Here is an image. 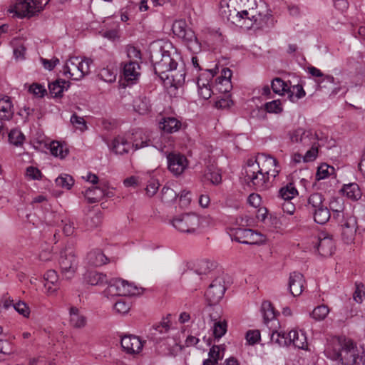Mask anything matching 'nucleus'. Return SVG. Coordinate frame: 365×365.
Listing matches in <instances>:
<instances>
[{
  "label": "nucleus",
  "instance_id": "1",
  "mask_svg": "<svg viewBox=\"0 0 365 365\" xmlns=\"http://www.w3.org/2000/svg\"><path fill=\"white\" fill-rule=\"evenodd\" d=\"M230 0L220 2V15L227 21L246 29H262L274 25L272 11L263 0H240L244 8L239 11L232 10Z\"/></svg>",
  "mask_w": 365,
  "mask_h": 365
},
{
  "label": "nucleus",
  "instance_id": "2",
  "mask_svg": "<svg viewBox=\"0 0 365 365\" xmlns=\"http://www.w3.org/2000/svg\"><path fill=\"white\" fill-rule=\"evenodd\" d=\"M282 168L277 160L269 155L259 154L255 160H247L245 168V179L255 190H265L270 187Z\"/></svg>",
  "mask_w": 365,
  "mask_h": 365
},
{
  "label": "nucleus",
  "instance_id": "3",
  "mask_svg": "<svg viewBox=\"0 0 365 365\" xmlns=\"http://www.w3.org/2000/svg\"><path fill=\"white\" fill-rule=\"evenodd\" d=\"M179 55L170 43H165L156 53L154 61L155 73L163 81L165 86L177 88L185 81V73H181L179 78H175L171 73L176 70Z\"/></svg>",
  "mask_w": 365,
  "mask_h": 365
},
{
  "label": "nucleus",
  "instance_id": "4",
  "mask_svg": "<svg viewBox=\"0 0 365 365\" xmlns=\"http://www.w3.org/2000/svg\"><path fill=\"white\" fill-rule=\"evenodd\" d=\"M325 351L328 357L339 360L343 365H365V352L359 350L350 339L339 337L334 339Z\"/></svg>",
  "mask_w": 365,
  "mask_h": 365
},
{
  "label": "nucleus",
  "instance_id": "5",
  "mask_svg": "<svg viewBox=\"0 0 365 365\" xmlns=\"http://www.w3.org/2000/svg\"><path fill=\"white\" fill-rule=\"evenodd\" d=\"M92 60L86 57L71 56L65 62L62 73L64 76L74 81L82 79L90 72Z\"/></svg>",
  "mask_w": 365,
  "mask_h": 365
},
{
  "label": "nucleus",
  "instance_id": "6",
  "mask_svg": "<svg viewBox=\"0 0 365 365\" xmlns=\"http://www.w3.org/2000/svg\"><path fill=\"white\" fill-rule=\"evenodd\" d=\"M172 31L174 35L182 40L183 43L191 52L197 53L200 51V42L196 37L195 32L187 28L185 21H175L173 24Z\"/></svg>",
  "mask_w": 365,
  "mask_h": 365
},
{
  "label": "nucleus",
  "instance_id": "7",
  "mask_svg": "<svg viewBox=\"0 0 365 365\" xmlns=\"http://www.w3.org/2000/svg\"><path fill=\"white\" fill-rule=\"evenodd\" d=\"M59 267L63 277L67 279H72L78 268V259L71 247H66L60 252Z\"/></svg>",
  "mask_w": 365,
  "mask_h": 365
},
{
  "label": "nucleus",
  "instance_id": "8",
  "mask_svg": "<svg viewBox=\"0 0 365 365\" xmlns=\"http://www.w3.org/2000/svg\"><path fill=\"white\" fill-rule=\"evenodd\" d=\"M50 0H17L10 12H14L18 16L31 17L42 11Z\"/></svg>",
  "mask_w": 365,
  "mask_h": 365
},
{
  "label": "nucleus",
  "instance_id": "9",
  "mask_svg": "<svg viewBox=\"0 0 365 365\" xmlns=\"http://www.w3.org/2000/svg\"><path fill=\"white\" fill-rule=\"evenodd\" d=\"M135 135L138 136L140 138V143L137 138H135L131 143L128 142L124 136L118 135L112 140L111 143L108 145L109 148L117 155H123L125 153H128L131 148L138 150L148 146V142L146 140H143L141 137V133L136 132Z\"/></svg>",
  "mask_w": 365,
  "mask_h": 365
},
{
  "label": "nucleus",
  "instance_id": "10",
  "mask_svg": "<svg viewBox=\"0 0 365 365\" xmlns=\"http://www.w3.org/2000/svg\"><path fill=\"white\" fill-rule=\"evenodd\" d=\"M139 293L133 284L123 279H113L104 291L106 296H131Z\"/></svg>",
  "mask_w": 365,
  "mask_h": 365
},
{
  "label": "nucleus",
  "instance_id": "11",
  "mask_svg": "<svg viewBox=\"0 0 365 365\" xmlns=\"http://www.w3.org/2000/svg\"><path fill=\"white\" fill-rule=\"evenodd\" d=\"M232 240L246 245H258L265 241V237L251 229L232 228L230 231Z\"/></svg>",
  "mask_w": 365,
  "mask_h": 365
},
{
  "label": "nucleus",
  "instance_id": "12",
  "mask_svg": "<svg viewBox=\"0 0 365 365\" xmlns=\"http://www.w3.org/2000/svg\"><path fill=\"white\" fill-rule=\"evenodd\" d=\"M171 223L181 232L193 234L200 227V217L192 213L183 214L175 217Z\"/></svg>",
  "mask_w": 365,
  "mask_h": 365
},
{
  "label": "nucleus",
  "instance_id": "13",
  "mask_svg": "<svg viewBox=\"0 0 365 365\" xmlns=\"http://www.w3.org/2000/svg\"><path fill=\"white\" fill-rule=\"evenodd\" d=\"M341 227V237L342 241L350 245L354 242L358 228L357 220L352 213H347L336 220Z\"/></svg>",
  "mask_w": 365,
  "mask_h": 365
},
{
  "label": "nucleus",
  "instance_id": "14",
  "mask_svg": "<svg viewBox=\"0 0 365 365\" xmlns=\"http://www.w3.org/2000/svg\"><path fill=\"white\" fill-rule=\"evenodd\" d=\"M292 143L297 145L298 148H309L310 145L317 143L319 140L317 133L312 130H305L299 128L290 133Z\"/></svg>",
  "mask_w": 365,
  "mask_h": 365
},
{
  "label": "nucleus",
  "instance_id": "15",
  "mask_svg": "<svg viewBox=\"0 0 365 365\" xmlns=\"http://www.w3.org/2000/svg\"><path fill=\"white\" fill-rule=\"evenodd\" d=\"M312 243L319 255L324 257L331 256L334 251V242L332 235L328 232H320L312 239Z\"/></svg>",
  "mask_w": 365,
  "mask_h": 365
},
{
  "label": "nucleus",
  "instance_id": "16",
  "mask_svg": "<svg viewBox=\"0 0 365 365\" xmlns=\"http://www.w3.org/2000/svg\"><path fill=\"white\" fill-rule=\"evenodd\" d=\"M168 170L175 176H180L188 168L187 158L179 153H170L167 155Z\"/></svg>",
  "mask_w": 365,
  "mask_h": 365
},
{
  "label": "nucleus",
  "instance_id": "17",
  "mask_svg": "<svg viewBox=\"0 0 365 365\" xmlns=\"http://www.w3.org/2000/svg\"><path fill=\"white\" fill-rule=\"evenodd\" d=\"M226 287L222 277L215 278L205 292V297L210 305L217 304L223 297Z\"/></svg>",
  "mask_w": 365,
  "mask_h": 365
},
{
  "label": "nucleus",
  "instance_id": "18",
  "mask_svg": "<svg viewBox=\"0 0 365 365\" xmlns=\"http://www.w3.org/2000/svg\"><path fill=\"white\" fill-rule=\"evenodd\" d=\"M215 75V71L205 70L201 73L197 79V86L198 94L200 98L205 100L209 99L212 93L210 81Z\"/></svg>",
  "mask_w": 365,
  "mask_h": 365
},
{
  "label": "nucleus",
  "instance_id": "19",
  "mask_svg": "<svg viewBox=\"0 0 365 365\" xmlns=\"http://www.w3.org/2000/svg\"><path fill=\"white\" fill-rule=\"evenodd\" d=\"M121 346L123 349L128 354H138L143 347V342L138 336L128 335L124 336L121 339Z\"/></svg>",
  "mask_w": 365,
  "mask_h": 365
},
{
  "label": "nucleus",
  "instance_id": "20",
  "mask_svg": "<svg viewBox=\"0 0 365 365\" xmlns=\"http://www.w3.org/2000/svg\"><path fill=\"white\" fill-rule=\"evenodd\" d=\"M103 29L101 31L102 36L109 40L114 41L120 36L119 23L108 18L103 21Z\"/></svg>",
  "mask_w": 365,
  "mask_h": 365
},
{
  "label": "nucleus",
  "instance_id": "21",
  "mask_svg": "<svg viewBox=\"0 0 365 365\" xmlns=\"http://www.w3.org/2000/svg\"><path fill=\"white\" fill-rule=\"evenodd\" d=\"M261 312L264 322L269 329H272L273 327L277 328L279 326V322L275 318L274 309L269 302H264L262 304Z\"/></svg>",
  "mask_w": 365,
  "mask_h": 365
},
{
  "label": "nucleus",
  "instance_id": "22",
  "mask_svg": "<svg viewBox=\"0 0 365 365\" xmlns=\"http://www.w3.org/2000/svg\"><path fill=\"white\" fill-rule=\"evenodd\" d=\"M304 276L299 273L294 272L290 274L289 279V289L290 293L297 297L302 294L304 288Z\"/></svg>",
  "mask_w": 365,
  "mask_h": 365
},
{
  "label": "nucleus",
  "instance_id": "23",
  "mask_svg": "<svg viewBox=\"0 0 365 365\" xmlns=\"http://www.w3.org/2000/svg\"><path fill=\"white\" fill-rule=\"evenodd\" d=\"M140 66L138 61H128L123 66V76L126 81L133 83L140 75Z\"/></svg>",
  "mask_w": 365,
  "mask_h": 365
},
{
  "label": "nucleus",
  "instance_id": "24",
  "mask_svg": "<svg viewBox=\"0 0 365 365\" xmlns=\"http://www.w3.org/2000/svg\"><path fill=\"white\" fill-rule=\"evenodd\" d=\"M271 341L281 346H289L292 344L291 331L286 332L284 331H277L274 327L269 329Z\"/></svg>",
  "mask_w": 365,
  "mask_h": 365
},
{
  "label": "nucleus",
  "instance_id": "25",
  "mask_svg": "<svg viewBox=\"0 0 365 365\" xmlns=\"http://www.w3.org/2000/svg\"><path fill=\"white\" fill-rule=\"evenodd\" d=\"M329 211L332 212L333 218L339 220L345 214L351 213L345 210L344 202L341 197H332L329 202Z\"/></svg>",
  "mask_w": 365,
  "mask_h": 365
},
{
  "label": "nucleus",
  "instance_id": "26",
  "mask_svg": "<svg viewBox=\"0 0 365 365\" xmlns=\"http://www.w3.org/2000/svg\"><path fill=\"white\" fill-rule=\"evenodd\" d=\"M84 281L92 286H103L108 282L106 274L96 271H88L84 274Z\"/></svg>",
  "mask_w": 365,
  "mask_h": 365
},
{
  "label": "nucleus",
  "instance_id": "27",
  "mask_svg": "<svg viewBox=\"0 0 365 365\" xmlns=\"http://www.w3.org/2000/svg\"><path fill=\"white\" fill-rule=\"evenodd\" d=\"M224 351L222 345H213L208 352V358L203 360L202 365H217L223 358Z\"/></svg>",
  "mask_w": 365,
  "mask_h": 365
},
{
  "label": "nucleus",
  "instance_id": "28",
  "mask_svg": "<svg viewBox=\"0 0 365 365\" xmlns=\"http://www.w3.org/2000/svg\"><path fill=\"white\" fill-rule=\"evenodd\" d=\"M14 113V105L9 96H4L0 99V120H10Z\"/></svg>",
  "mask_w": 365,
  "mask_h": 365
},
{
  "label": "nucleus",
  "instance_id": "29",
  "mask_svg": "<svg viewBox=\"0 0 365 365\" xmlns=\"http://www.w3.org/2000/svg\"><path fill=\"white\" fill-rule=\"evenodd\" d=\"M181 128V122L174 117L163 118L160 122V128L167 133H173Z\"/></svg>",
  "mask_w": 365,
  "mask_h": 365
},
{
  "label": "nucleus",
  "instance_id": "30",
  "mask_svg": "<svg viewBox=\"0 0 365 365\" xmlns=\"http://www.w3.org/2000/svg\"><path fill=\"white\" fill-rule=\"evenodd\" d=\"M70 324L75 328H83L86 325V317L80 312V310L74 307L69 309Z\"/></svg>",
  "mask_w": 365,
  "mask_h": 365
},
{
  "label": "nucleus",
  "instance_id": "31",
  "mask_svg": "<svg viewBox=\"0 0 365 365\" xmlns=\"http://www.w3.org/2000/svg\"><path fill=\"white\" fill-rule=\"evenodd\" d=\"M291 344L298 349H306L307 348L308 343L307 336L302 331L299 332L297 329L291 330Z\"/></svg>",
  "mask_w": 365,
  "mask_h": 365
},
{
  "label": "nucleus",
  "instance_id": "32",
  "mask_svg": "<svg viewBox=\"0 0 365 365\" xmlns=\"http://www.w3.org/2000/svg\"><path fill=\"white\" fill-rule=\"evenodd\" d=\"M133 108L140 115L147 114L150 110V101L145 96H139L134 100Z\"/></svg>",
  "mask_w": 365,
  "mask_h": 365
},
{
  "label": "nucleus",
  "instance_id": "33",
  "mask_svg": "<svg viewBox=\"0 0 365 365\" xmlns=\"http://www.w3.org/2000/svg\"><path fill=\"white\" fill-rule=\"evenodd\" d=\"M83 194L88 203H95L103 197V192L99 186L86 189Z\"/></svg>",
  "mask_w": 365,
  "mask_h": 365
},
{
  "label": "nucleus",
  "instance_id": "34",
  "mask_svg": "<svg viewBox=\"0 0 365 365\" xmlns=\"http://www.w3.org/2000/svg\"><path fill=\"white\" fill-rule=\"evenodd\" d=\"M324 196L319 192H315L309 195L307 199V208L312 212V211L324 206Z\"/></svg>",
  "mask_w": 365,
  "mask_h": 365
},
{
  "label": "nucleus",
  "instance_id": "35",
  "mask_svg": "<svg viewBox=\"0 0 365 365\" xmlns=\"http://www.w3.org/2000/svg\"><path fill=\"white\" fill-rule=\"evenodd\" d=\"M344 195L352 200H358L361 197V192L356 183L344 185L341 190Z\"/></svg>",
  "mask_w": 365,
  "mask_h": 365
},
{
  "label": "nucleus",
  "instance_id": "36",
  "mask_svg": "<svg viewBox=\"0 0 365 365\" xmlns=\"http://www.w3.org/2000/svg\"><path fill=\"white\" fill-rule=\"evenodd\" d=\"M305 94L306 93L302 86L297 84L292 86L289 85L285 96H287L291 101L295 102L303 98Z\"/></svg>",
  "mask_w": 365,
  "mask_h": 365
},
{
  "label": "nucleus",
  "instance_id": "37",
  "mask_svg": "<svg viewBox=\"0 0 365 365\" xmlns=\"http://www.w3.org/2000/svg\"><path fill=\"white\" fill-rule=\"evenodd\" d=\"M298 195V191L293 183H288L279 190V197L284 200H291Z\"/></svg>",
  "mask_w": 365,
  "mask_h": 365
},
{
  "label": "nucleus",
  "instance_id": "38",
  "mask_svg": "<svg viewBox=\"0 0 365 365\" xmlns=\"http://www.w3.org/2000/svg\"><path fill=\"white\" fill-rule=\"evenodd\" d=\"M314 221L320 225L325 224L330 218L329 210L324 205L312 212Z\"/></svg>",
  "mask_w": 365,
  "mask_h": 365
},
{
  "label": "nucleus",
  "instance_id": "39",
  "mask_svg": "<svg viewBox=\"0 0 365 365\" xmlns=\"http://www.w3.org/2000/svg\"><path fill=\"white\" fill-rule=\"evenodd\" d=\"M69 86L68 82L65 80H56V81L49 83L48 88L50 93L54 97L60 96L64 90H66Z\"/></svg>",
  "mask_w": 365,
  "mask_h": 365
},
{
  "label": "nucleus",
  "instance_id": "40",
  "mask_svg": "<svg viewBox=\"0 0 365 365\" xmlns=\"http://www.w3.org/2000/svg\"><path fill=\"white\" fill-rule=\"evenodd\" d=\"M88 259L89 262L96 267L105 264L108 261V258L101 250L91 252L88 255Z\"/></svg>",
  "mask_w": 365,
  "mask_h": 365
},
{
  "label": "nucleus",
  "instance_id": "41",
  "mask_svg": "<svg viewBox=\"0 0 365 365\" xmlns=\"http://www.w3.org/2000/svg\"><path fill=\"white\" fill-rule=\"evenodd\" d=\"M335 169L333 166L327 163L321 164L318 168L316 173V180L319 181L328 178L331 175H334Z\"/></svg>",
  "mask_w": 365,
  "mask_h": 365
},
{
  "label": "nucleus",
  "instance_id": "42",
  "mask_svg": "<svg viewBox=\"0 0 365 365\" xmlns=\"http://www.w3.org/2000/svg\"><path fill=\"white\" fill-rule=\"evenodd\" d=\"M272 89L274 93L280 96H285L289 85L280 78H275L272 81Z\"/></svg>",
  "mask_w": 365,
  "mask_h": 365
},
{
  "label": "nucleus",
  "instance_id": "43",
  "mask_svg": "<svg viewBox=\"0 0 365 365\" xmlns=\"http://www.w3.org/2000/svg\"><path fill=\"white\" fill-rule=\"evenodd\" d=\"M11 44L13 47L14 55L16 59H23L26 52V47L23 43L22 39L14 38Z\"/></svg>",
  "mask_w": 365,
  "mask_h": 365
},
{
  "label": "nucleus",
  "instance_id": "44",
  "mask_svg": "<svg viewBox=\"0 0 365 365\" xmlns=\"http://www.w3.org/2000/svg\"><path fill=\"white\" fill-rule=\"evenodd\" d=\"M232 76V71L230 69L225 68L222 70L221 76L217 79H222V82H225V88H218L219 91L222 93H227L230 91L232 88L230 78Z\"/></svg>",
  "mask_w": 365,
  "mask_h": 365
},
{
  "label": "nucleus",
  "instance_id": "45",
  "mask_svg": "<svg viewBox=\"0 0 365 365\" xmlns=\"http://www.w3.org/2000/svg\"><path fill=\"white\" fill-rule=\"evenodd\" d=\"M329 313V309L327 305L317 306L312 311L311 316L317 321L324 320Z\"/></svg>",
  "mask_w": 365,
  "mask_h": 365
},
{
  "label": "nucleus",
  "instance_id": "46",
  "mask_svg": "<svg viewBox=\"0 0 365 365\" xmlns=\"http://www.w3.org/2000/svg\"><path fill=\"white\" fill-rule=\"evenodd\" d=\"M51 153L56 157L63 158L67 155V149L64 148L63 145L58 141H53L50 144Z\"/></svg>",
  "mask_w": 365,
  "mask_h": 365
},
{
  "label": "nucleus",
  "instance_id": "47",
  "mask_svg": "<svg viewBox=\"0 0 365 365\" xmlns=\"http://www.w3.org/2000/svg\"><path fill=\"white\" fill-rule=\"evenodd\" d=\"M205 177L214 185H219L222 182L221 172L218 168H209Z\"/></svg>",
  "mask_w": 365,
  "mask_h": 365
},
{
  "label": "nucleus",
  "instance_id": "48",
  "mask_svg": "<svg viewBox=\"0 0 365 365\" xmlns=\"http://www.w3.org/2000/svg\"><path fill=\"white\" fill-rule=\"evenodd\" d=\"M9 141L15 146H19L22 145L24 141V135L21 130L13 129L9 133Z\"/></svg>",
  "mask_w": 365,
  "mask_h": 365
},
{
  "label": "nucleus",
  "instance_id": "49",
  "mask_svg": "<svg viewBox=\"0 0 365 365\" xmlns=\"http://www.w3.org/2000/svg\"><path fill=\"white\" fill-rule=\"evenodd\" d=\"M56 183L57 185L69 190L74 184V180L72 176L68 174H62L56 179Z\"/></svg>",
  "mask_w": 365,
  "mask_h": 365
},
{
  "label": "nucleus",
  "instance_id": "50",
  "mask_svg": "<svg viewBox=\"0 0 365 365\" xmlns=\"http://www.w3.org/2000/svg\"><path fill=\"white\" fill-rule=\"evenodd\" d=\"M70 121L73 127L80 132H84L87 130V124L83 118L77 115L76 113L71 117Z\"/></svg>",
  "mask_w": 365,
  "mask_h": 365
},
{
  "label": "nucleus",
  "instance_id": "51",
  "mask_svg": "<svg viewBox=\"0 0 365 365\" xmlns=\"http://www.w3.org/2000/svg\"><path fill=\"white\" fill-rule=\"evenodd\" d=\"M365 297V287L361 282H356L353 299L356 303H361Z\"/></svg>",
  "mask_w": 365,
  "mask_h": 365
},
{
  "label": "nucleus",
  "instance_id": "52",
  "mask_svg": "<svg viewBox=\"0 0 365 365\" xmlns=\"http://www.w3.org/2000/svg\"><path fill=\"white\" fill-rule=\"evenodd\" d=\"M130 309V302L125 299L118 300L114 304L115 311L121 314H127Z\"/></svg>",
  "mask_w": 365,
  "mask_h": 365
},
{
  "label": "nucleus",
  "instance_id": "53",
  "mask_svg": "<svg viewBox=\"0 0 365 365\" xmlns=\"http://www.w3.org/2000/svg\"><path fill=\"white\" fill-rule=\"evenodd\" d=\"M227 322L225 321L216 322L214 324L213 334L215 338L220 339L224 336L227 331Z\"/></svg>",
  "mask_w": 365,
  "mask_h": 365
},
{
  "label": "nucleus",
  "instance_id": "54",
  "mask_svg": "<svg viewBox=\"0 0 365 365\" xmlns=\"http://www.w3.org/2000/svg\"><path fill=\"white\" fill-rule=\"evenodd\" d=\"M177 192L172 188L163 187L162 189V200L165 202H171L176 200Z\"/></svg>",
  "mask_w": 365,
  "mask_h": 365
},
{
  "label": "nucleus",
  "instance_id": "55",
  "mask_svg": "<svg viewBox=\"0 0 365 365\" xmlns=\"http://www.w3.org/2000/svg\"><path fill=\"white\" fill-rule=\"evenodd\" d=\"M318 142L310 145V148L306 152L304 155V163H309L314 161L318 155Z\"/></svg>",
  "mask_w": 365,
  "mask_h": 365
},
{
  "label": "nucleus",
  "instance_id": "56",
  "mask_svg": "<svg viewBox=\"0 0 365 365\" xmlns=\"http://www.w3.org/2000/svg\"><path fill=\"white\" fill-rule=\"evenodd\" d=\"M14 309L24 317L29 318L30 316V308L27 304L23 301H19L13 304Z\"/></svg>",
  "mask_w": 365,
  "mask_h": 365
},
{
  "label": "nucleus",
  "instance_id": "57",
  "mask_svg": "<svg viewBox=\"0 0 365 365\" xmlns=\"http://www.w3.org/2000/svg\"><path fill=\"white\" fill-rule=\"evenodd\" d=\"M99 76L103 81L108 83H113L116 79V73L107 68L101 70Z\"/></svg>",
  "mask_w": 365,
  "mask_h": 365
},
{
  "label": "nucleus",
  "instance_id": "58",
  "mask_svg": "<svg viewBox=\"0 0 365 365\" xmlns=\"http://www.w3.org/2000/svg\"><path fill=\"white\" fill-rule=\"evenodd\" d=\"M170 329V322L168 317L163 319V320L158 325L154 327V330L155 332L153 334L156 335L158 334H165L167 333Z\"/></svg>",
  "mask_w": 365,
  "mask_h": 365
},
{
  "label": "nucleus",
  "instance_id": "59",
  "mask_svg": "<svg viewBox=\"0 0 365 365\" xmlns=\"http://www.w3.org/2000/svg\"><path fill=\"white\" fill-rule=\"evenodd\" d=\"M160 183L158 180L152 178L150 179L145 188L146 194L149 197H153L158 190Z\"/></svg>",
  "mask_w": 365,
  "mask_h": 365
},
{
  "label": "nucleus",
  "instance_id": "60",
  "mask_svg": "<svg viewBox=\"0 0 365 365\" xmlns=\"http://www.w3.org/2000/svg\"><path fill=\"white\" fill-rule=\"evenodd\" d=\"M245 339L250 345H254L260 340V332L259 330H249L246 333Z\"/></svg>",
  "mask_w": 365,
  "mask_h": 365
},
{
  "label": "nucleus",
  "instance_id": "61",
  "mask_svg": "<svg viewBox=\"0 0 365 365\" xmlns=\"http://www.w3.org/2000/svg\"><path fill=\"white\" fill-rule=\"evenodd\" d=\"M127 56L129 58L128 61H138L141 60V53L135 46H128L127 48Z\"/></svg>",
  "mask_w": 365,
  "mask_h": 365
},
{
  "label": "nucleus",
  "instance_id": "62",
  "mask_svg": "<svg viewBox=\"0 0 365 365\" xmlns=\"http://www.w3.org/2000/svg\"><path fill=\"white\" fill-rule=\"evenodd\" d=\"M265 108L268 113H279L282 110L279 101H272L265 104Z\"/></svg>",
  "mask_w": 365,
  "mask_h": 365
},
{
  "label": "nucleus",
  "instance_id": "63",
  "mask_svg": "<svg viewBox=\"0 0 365 365\" xmlns=\"http://www.w3.org/2000/svg\"><path fill=\"white\" fill-rule=\"evenodd\" d=\"M199 265L200 266V269L190 273L195 278H199L200 275L205 274L210 269V262L207 261H202Z\"/></svg>",
  "mask_w": 365,
  "mask_h": 365
},
{
  "label": "nucleus",
  "instance_id": "64",
  "mask_svg": "<svg viewBox=\"0 0 365 365\" xmlns=\"http://www.w3.org/2000/svg\"><path fill=\"white\" fill-rule=\"evenodd\" d=\"M41 175V171L36 167L29 166L26 170V176L30 180H40Z\"/></svg>",
  "mask_w": 365,
  "mask_h": 365
}]
</instances>
